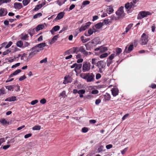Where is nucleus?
<instances>
[{
  "label": "nucleus",
  "instance_id": "7c9ffc66",
  "mask_svg": "<svg viewBox=\"0 0 156 156\" xmlns=\"http://www.w3.org/2000/svg\"><path fill=\"white\" fill-rule=\"evenodd\" d=\"M80 38L81 40L83 43H85L90 40V38H86L84 39V37L83 36L81 37Z\"/></svg>",
  "mask_w": 156,
  "mask_h": 156
},
{
  "label": "nucleus",
  "instance_id": "4468645a",
  "mask_svg": "<svg viewBox=\"0 0 156 156\" xmlns=\"http://www.w3.org/2000/svg\"><path fill=\"white\" fill-rule=\"evenodd\" d=\"M14 7L15 9H20L23 7V6L21 3L15 2L14 4Z\"/></svg>",
  "mask_w": 156,
  "mask_h": 156
},
{
  "label": "nucleus",
  "instance_id": "c85d7f7f",
  "mask_svg": "<svg viewBox=\"0 0 156 156\" xmlns=\"http://www.w3.org/2000/svg\"><path fill=\"white\" fill-rule=\"evenodd\" d=\"M43 6L42 4H40L38 5H37L35 8L34 9V11H38L39 9H41Z\"/></svg>",
  "mask_w": 156,
  "mask_h": 156
},
{
  "label": "nucleus",
  "instance_id": "a878e982",
  "mask_svg": "<svg viewBox=\"0 0 156 156\" xmlns=\"http://www.w3.org/2000/svg\"><path fill=\"white\" fill-rule=\"evenodd\" d=\"M103 26V23L101 22H100L96 24L95 25V27L97 29H99L101 28Z\"/></svg>",
  "mask_w": 156,
  "mask_h": 156
},
{
  "label": "nucleus",
  "instance_id": "de8ad7c7",
  "mask_svg": "<svg viewBox=\"0 0 156 156\" xmlns=\"http://www.w3.org/2000/svg\"><path fill=\"white\" fill-rule=\"evenodd\" d=\"M47 58H45L44 59L41 60L40 61V62L41 63H46L47 62Z\"/></svg>",
  "mask_w": 156,
  "mask_h": 156
},
{
  "label": "nucleus",
  "instance_id": "39448f33",
  "mask_svg": "<svg viewBox=\"0 0 156 156\" xmlns=\"http://www.w3.org/2000/svg\"><path fill=\"white\" fill-rule=\"evenodd\" d=\"M148 36L145 33L143 34L141 37V44L143 45L146 44L148 41Z\"/></svg>",
  "mask_w": 156,
  "mask_h": 156
},
{
  "label": "nucleus",
  "instance_id": "ea45409f",
  "mask_svg": "<svg viewBox=\"0 0 156 156\" xmlns=\"http://www.w3.org/2000/svg\"><path fill=\"white\" fill-rule=\"evenodd\" d=\"M67 1V0L64 1L62 2H60L59 0L57 1L56 2L57 3L59 6L62 5L63 4L65 3Z\"/></svg>",
  "mask_w": 156,
  "mask_h": 156
},
{
  "label": "nucleus",
  "instance_id": "69168bd1",
  "mask_svg": "<svg viewBox=\"0 0 156 156\" xmlns=\"http://www.w3.org/2000/svg\"><path fill=\"white\" fill-rule=\"evenodd\" d=\"M108 19H105L102 23H103V25H107V24L108 23Z\"/></svg>",
  "mask_w": 156,
  "mask_h": 156
},
{
  "label": "nucleus",
  "instance_id": "0eeeda50",
  "mask_svg": "<svg viewBox=\"0 0 156 156\" xmlns=\"http://www.w3.org/2000/svg\"><path fill=\"white\" fill-rule=\"evenodd\" d=\"M133 48V43H132L128 47V45L126 46L125 48L123 51L124 54H128L130 53Z\"/></svg>",
  "mask_w": 156,
  "mask_h": 156
},
{
  "label": "nucleus",
  "instance_id": "393cba45",
  "mask_svg": "<svg viewBox=\"0 0 156 156\" xmlns=\"http://www.w3.org/2000/svg\"><path fill=\"white\" fill-rule=\"evenodd\" d=\"M82 65L81 64H77L76 66V68H75L74 70L77 72L78 70H80L82 67Z\"/></svg>",
  "mask_w": 156,
  "mask_h": 156
},
{
  "label": "nucleus",
  "instance_id": "49530a36",
  "mask_svg": "<svg viewBox=\"0 0 156 156\" xmlns=\"http://www.w3.org/2000/svg\"><path fill=\"white\" fill-rule=\"evenodd\" d=\"M6 88L9 90L11 91L12 90L13 87L12 86H8L6 87Z\"/></svg>",
  "mask_w": 156,
  "mask_h": 156
},
{
  "label": "nucleus",
  "instance_id": "f3484780",
  "mask_svg": "<svg viewBox=\"0 0 156 156\" xmlns=\"http://www.w3.org/2000/svg\"><path fill=\"white\" fill-rule=\"evenodd\" d=\"M7 14L6 10L4 8L0 9V17L3 16H5Z\"/></svg>",
  "mask_w": 156,
  "mask_h": 156
},
{
  "label": "nucleus",
  "instance_id": "774afa93",
  "mask_svg": "<svg viewBox=\"0 0 156 156\" xmlns=\"http://www.w3.org/2000/svg\"><path fill=\"white\" fill-rule=\"evenodd\" d=\"M75 7V5L74 4H72L69 7V11L70 10H71L73 9Z\"/></svg>",
  "mask_w": 156,
  "mask_h": 156
},
{
  "label": "nucleus",
  "instance_id": "a211bd4d",
  "mask_svg": "<svg viewBox=\"0 0 156 156\" xmlns=\"http://www.w3.org/2000/svg\"><path fill=\"white\" fill-rule=\"evenodd\" d=\"M58 35H55L49 41V44H50L54 43L55 41L57 40Z\"/></svg>",
  "mask_w": 156,
  "mask_h": 156
},
{
  "label": "nucleus",
  "instance_id": "6ab92c4d",
  "mask_svg": "<svg viewBox=\"0 0 156 156\" xmlns=\"http://www.w3.org/2000/svg\"><path fill=\"white\" fill-rule=\"evenodd\" d=\"M16 100V97L15 96H12L9 97L5 100V101H14Z\"/></svg>",
  "mask_w": 156,
  "mask_h": 156
},
{
  "label": "nucleus",
  "instance_id": "bf43d9fd",
  "mask_svg": "<svg viewBox=\"0 0 156 156\" xmlns=\"http://www.w3.org/2000/svg\"><path fill=\"white\" fill-rule=\"evenodd\" d=\"M26 77L25 75H23L22 76H21L19 79V80L21 81L26 78Z\"/></svg>",
  "mask_w": 156,
  "mask_h": 156
},
{
  "label": "nucleus",
  "instance_id": "9b49d317",
  "mask_svg": "<svg viewBox=\"0 0 156 156\" xmlns=\"http://www.w3.org/2000/svg\"><path fill=\"white\" fill-rule=\"evenodd\" d=\"M112 95L114 97H115L119 94V90L118 88L114 87L111 90Z\"/></svg>",
  "mask_w": 156,
  "mask_h": 156
},
{
  "label": "nucleus",
  "instance_id": "dca6fc26",
  "mask_svg": "<svg viewBox=\"0 0 156 156\" xmlns=\"http://www.w3.org/2000/svg\"><path fill=\"white\" fill-rule=\"evenodd\" d=\"M91 42V41L89 42L86 44H85L84 45L86 47V49L88 50H90L93 46Z\"/></svg>",
  "mask_w": 156,
  "mask_h": 156
},
{
  "label": "nucleus",
  "instance_id": "680f3d73",
  "mask_svg": "<svg viewBox=\"0 0 156 156\" xmlns=\"http://www.w3.org/2000/svg\"><path fill=\"white\" fill-rule=\"evenodd\" d=\"M20 65V63H17L15 65H12L11 67V68H16V67L19 66Z\"/></svg>",
  "mask_w": 156,
  "mask_h": 156
},
{
  "label": "nucleus",
  "instance_id": "cd10ccee",
  "mask_svg": "<svg viewBox=\"0 0 156 156\" xmlns=\"http://www.w3.org/2000/svg\"><path fill=\"white\" fill-rule=\"evenodd\" d=\"M133 25V23H130L127 26L126 28L125 32L126 33L128 32L129 30L132 27Z\"/></svg>",
  "mask_w": 156,
  "mask_h": 156
},
{
  "label": "nucleus",
  "instance_id": "423d86ee",
  "mask_svg": "<svg viewBox=\"0 0 156 156\" xmlns=\"http://www.w3.org/2000/svg\"><path fill=\"white\" fill-rule=\"evenodd\" d=\"M90 69V62H86L84 63L82 66V71L83 72H88Z\"/></svg>",
  "mask_w": 156,
  "mask_h": 156
},
{
  "label": "nucleus",
  "instance_id": "e433bc0d",
  "mask_svg": "<svg viewBox=\"0 0 156 156\" xmlns=\"http://www.w3.org/2000/svg\"><path fill=\"white\" fill-rule=\"evenodd\" d=\"M90 3V2L89 1L86 0L83 2L82 3V6L84 7V6L88 5Z\"/></svg>",
  "mask_w": 156,
  "mask_h": 156
},
{
  "label": "nucleus",
  "instance_id": "37998d69",
  "mask_svg": "<svg viewBox=\"0 0 156 156\" xmlns=\"http://www.w3.org/2000/svg\"><path fill=\"white\" fill-rule=\"evenodd\" d=\"M104 147L102 145H101L98 149V153H100L103 151Z\"/></svg>",
  "mask_w": 156,
  "mask_h": 156
},
{
  "label": "nucleus",
  "instance_id": "a19ab883",
  "mask_svg": "<svg viewBox=\"0 0 156 156\" xmlns=\"http://www.w3.org/2000/svg\"><path fill=\"white\" fill-rule=\"evenodd\" d=\"M12 44V41H9L8 44L5 46V48H9Z\"/></svg>",
  "mask_w": 156,
  "mask_h": 156
},
{
  "label": "nucleus",
  "instance_id": "b1692460",
  "mask_svg": "<svg viewBox=\"0 0 156 156\" xmlns=\"http://www.w3.org/2000/svg\"><path fill=\"white\" fill-rule=\"evenodd\" d=\"M115 13L116 15L119 17H122L124 16V12L117 10L116 12Z\"/></svg>",
  "mask_w": 156,
  "mask_h": 156
},
{
  "label": "nucleus",
  "instance_id": "f03ea898",
  "mask_svg": "<svg viewBox=\"0 0 156 156\" xmlns=\"http://www.w3.org/2000/svg\"><path fill=\"white\" fill-rule=\"evenodd\" d=\"M105 65V63L103 61H100L96 63V66L99 69V72L102 73L103 72Z\"/></svg>",
  "mask_w": 156,
  "mask_h": 156
},
{
  "label": "nucleus",
  "instance_id": "5fc2aeb1",
  "mask_svg": "<svg viewBox=\"0 0 156 156\" xmlns=\"http://www.w3.org/2000/svg\"><path fill=\"white\" fill-rule=\"evenodd\" d=\"M38 102V101L37 100H33L31 101V104L32 105H34L37 103Z\"/></svg>",
  "mask_w": 156,
  "mask_h": 156
},
{
  "label": "nucleus",
  "instance_id": "7ed1b4c3",
  "mask_svg": "<svg viewBox=\"0 0 156 156\" xmlns=\"http://www.w3.org/2000/svg\"><path fill=\"white\" fill-rule=\"evenodd\" d=\"M28 51H30L28 56L29 58H31L39 52V50L38 49H36L34 47L31 48Z\"/></svg>",
  "mask_w": 156,
  "mask_h": 156
},
{
  "label": "nucleus",
  "instance_id": "ddd939ff",
  "mask_svg": "<svg viewBox=\"0 0 156 156\" xmlns=\"http://www.w3.org/2000/svg\"><path fill=\"white\" fill-rule=\"evenodd\" d=\"M91 41L92 44H94V45H95L98 44H100L101 43L100 39L98 37L94 38L91 40Z\"/></svg>",
  "mask_w": 156,
  "mask_h": 156
},
{
  "label": "nucleus",
  "instance_id": "052dcab7",
  "mask_svg": "<svg viewBox=\"0 0 156 156\" xmlns=\"http://www.w3.org/2000/svg\"><path fill=\"white\" fill-rule=\"evenodd\" d=\"M98 91L97 90H93L91 91V94H98Z\"/></svg>",
  "mask_w": 156,
  "mask_h": 156
},
{
  "label": "nucleus",
  "instance_id": "603ef678",
  "mask_svg": "<svg viewBox=\"0 0 156 156\" xmlns=\"http://www.w3.org/2000/svg\"><path fill=\"white\" fill-rule=\"evenodd\" d=\"M5 90L4 88L0 89V94H5Z\"/></svg>",
  "mask_w": 156,
  "mask_h": 156
},
{
  "label": "nucleus",
  "instance_id": "4d7b16f0",
  "mask_svg": "<svg viewBox=\"0 0 156 156\" xmlns=\"http://www.w3.org/2000/svg\"><path fill=\"white\" fill-rule=\"evenodd\" d=\"M20 59L21 60H24V57H25L26 55V54L24 53L22 54H20Z\"/></svg>",
  "mask_w": 156,
  "mask_h": 156
},
{
  "label": "nucleus",
  "instance_id": "8fccbe9b",
  "mask_svg": "<svg viewBox=\"0 0 156 156\" xmlns=\"http://www.w3.org/2000/svg\"><path fill=\"white\" fill-rule=\"evenodd\" d=\"M2 4L4 3H7L11 2V0H1Z\"/></svg>",
  "mask_w": 156,
  "mask_h": 156
},
{
  "label": "nucleus",
  "instance_id": "f8f14e48",
  "mask_svg": "<svg viewBox=\"0 0 156 156\" xmlns=\"http://www.w3.org/2000/svg\"><path fill=\"white\" fill-rule=\"evenodd\" d=\"M65 13L64 12H61L58 13L57 17L55 19L54 21H56L61 19L64 16Z\"/></svg>",
  "mask_w": 156,
  "mask_h": 156
},
{
  "label": "nucleus",
  "instance_id": "20e7f679",
  "mask_svg": "<svg viewBox=\"0 0 156 156\" xmlns=\"http://www.w3.org/2000/svg\"><path fill=\"white\" fill-rule=\"evenodd\" d=\"M151 14V13L149 12L141 11L140 12L137 18L138 19L140 20Z\"/></svg>",
  "mask_w": 156,
  "mask_h": 156
},
{
  "label": "nucleus",
  "instance_id": "f704fd0d",
  "mask_svg": "<svg viewBox=\"0 0 156 156\" xmlns=\"http://www.w3.org/2000/svg\"><path fill=\"white\" fill-rule=\"evenodd\" d=\"M42 14L41 12L35 14L33 16L34 19H36L41 16Z\"/></svg>",
  "mask_w": 156,
  "mask_h": 156
},
{
  "label": "nucleus",
  "instance_id": "c03bdc74",
  "mask_svg": "<svg viewBox=\"0 0 156 156\" xmlns=\"http://www.w3.org/2000/svg\"><path fill=\"white\" fill-rule=\"evenodd\" d=\"M11 51L10 49H8L6 51L3 52V55H6L8 54Z\"/></svg>",
  "mask_w": 156,
  "mask_h": 156
},
{
  "label": "nucleus",
  "instance_id": "6e6552de",
  "mask_svg": "<svg viewBox=\"0 0 156 156\" xmlns=\"http://www.w3.org/2000/svg\"><path fill=\"white\" fill-rule=\"evenodd\" d=\"M46 46V43L45 42H43L37 44L34 47L36 49H38L40 51L41 50H43V48Z\"/></svg>",
  "mask_w": 156,
  "mask_h": 156
},
{
  "label": "nucleus",
  "instance_id": "5701e85b",
  "mask_svg": "<svg viewBox=\"0 0 156 156\" xmlns=\"http://www.w3.org/2000/svg\"><path fill=\"white\" fill-rule=\"evenodd\" d=\"M106 10V11L108 12H107L109 14L112 13L114 11V9L111 6H109L108 7L107 9Z\"/></svg>",
  "mask_w": 156,
  "mask_h": 156
},
{
  "label": "nucleus",
  "instance_id": "79ce46f5",
  "mask_svg": "<svg viewBox=\"0 0 156 156\" xmlns=\"http://www.w3.org/2000/svg\"><path fill=\"white\" fill-rule=\"evenodd\" d=\"M21 71V70L20 69H18L15 71L13 73V74L15 76L17 75L19 73H20Z\"/></svg>",
  "mask_w": 156,
  "mask_h": 156
},
{
  "label": "nucleus",
  "instance_id": "4c0bfd02",
  "mask_svg": "<svg viewBox=\"0 0 156 156\" xmlns=\"http://www.w3.org/2000/svg\"><path fill=\"white\" fill-rule=\"evenodd\" d=\"M30 0H23V3L25 6L27 5L30 2Z\"/></svg>",
  "mask_w": 156,
  "mask_h": 156
},
{
  "label": "nucleus",
  "instance_id": "1a4fd4ad",
  "mask_svg": "<svg viewBox=\"0 0 156 156\" xmlns=\"http://www.w3.org/2000/svg\"><path fill=\"white\" fill-rule=\"evenodd\" d=\"M65 80L63 82L64 84H66L68 83H70L72 81V77L69 75L66 76L64 77Z\"/></svg>",
  "mask_w": 156,
  "mask_h": 156
},
{
  "label": "nucleus",
  "instance_id": "4be33fe9",
  "mask_svg": "<svg viewBox=\"0 0 156 156\" xmlns=\"http://www.w3.org/2000/svg\"><path fill=\"white\" fill-rule=\"evenodd\" d=\"M44 26L43 25H39L38 26H37V27H36L35 29H34V30H35L37 32L43 29L44 28Z\"/></svg>",
  "mask_w": 156,
  "mask_h": 156
},
{
  "label": "nucleus",
  "instance_id": "3c124183",
  "mask_svg": "<svg viewBox=\"0 0 156 156\" xmlns=\"http://www.w3.org/2000/svg\"><path fill=\"white\" fill-rule=\"evenodd\" d=\"M0 122L4 125L7 123V121L5 119H1L0 121Z\"/></svg>",
  "mask_w": 156,
  "mask_h": 156
},
{
  "label": "nucleus",
  "instance_id": "09e8293b",
  "mask_svg": "<svg viewBox=\"0 0 156 156\" xmlns=\"http://www.w3.org/2000/svg\"><path fill=\"white\" fill-rule=\"evenodd\" d=\"M82 132L86 133L88 131V129L87 127H84L82 129Z\"/></svg>",
  "mask_w": 156,
  "mask_h": 156
},
{
  "label": "nucleus",
  "instance_id": "e2e57ef3",
  "mask_svg": "<svg viewBox=\"0 0 156 156\" xmlns=\"http://www.w3.org/2000/svg\"><path fill=\"white\" fill-rule=\"evenodd\" d=\"M101 77V75L100 73H97L96 75V80H98Z\"/></svg>",
  "mask_w": 156,
  "mask_h": 156
},
{
  "label": "nucleus",
  "instance_id": "6e6d98bb",
  "mask_svg": "<svg viewBox=\"0 0 156 156\" xmlns=\"http://www.w3.org/2000/svg\"><path fill=\"white\" fill-rule=\"evenodd\" d=\"M97 60V59L95 58H93L91 60V63L92 64L94 65L96 64V61Z\"/></svg>",
  "mask_w": 156,
  "mask_h": 156
},
{
  "label": "nucleus",
  "instance_id": "0e129e2a",
  "mask_svg": "<svg viewBox=\"0 0 156 156\" xmlns=\"http://www.w3.org/2000/svg\"><path fill=\"white\" fill-rule=\"evenodd\" d=\"M10 146V145H4L3 147L2 148L4 150H6L8 149Z\"/></svg>",
  "mask_w": 156,
  "mask_h": 156
},
{
  "label": "nucleus",
  "instance_id": "9d476101",
  "mask_svg": "<svg viewBox=\"0 0 156 156\" xmlns=\"http://www.w3.org/2000/svg\"><path fill=\"white\" fill-rule=\"evenodd\" d=\"M90 24L91 23L90 22H88L86 23L84 26H82L79 29L80 32H81L87 29L89 27Z\"/></svg>",
  "mask_w": 156,
  "mask_h": 156
},
{
  "label": "nucleus",
  "instance_id": "f257e3e1",
  "mask_svg": "<svg viewBox=\"0 0 156 156\" xmlns=\"http://www.w3.org/2000/svg\"><path fill=\"white\" fill-rule=\"evenodd\" d=\"M80 76L87 82H91L94 80L95 76L92 73H82L80 74Z\"/></svg>",
  "mask_w": 156,
  "mask_h": 156
},
{
  "label": "nucleus",
  "instance_id": "338daca9",
  "mask_svg": "<svg viewBox=\"0 0 156 156\" xmlns=\"http://www.w3.org/2000/svg\"><path fill=\"white\" fill-rule=\"evenodd\" d=\"M46 102V101L45 99L43 98L41 99L40 101L41 103L44 104Z\"/></svg>",
  "mask_w": 156,
  "mask_h": 156
},
{
  "label": "nucleus",
  "instance_id": "c756f323",
  "mask_svg": "<svg viewBox=\"0 0 156 156\" xmlns=\"http://www.w3.org/2000/svg\"><path fill=\"white\" fill-rule=\"evenodd\" d=\"M41 126L39 125H36L32 127V129L33 130H39L41 129Z\"/></svg>",
  "mask_w": 156,
  "mask_h": 156
},
{
  "label": "nucleus",
  "instance_id": "bb28decb",
  "mask_svg": "<svg viewBox=\"0 0 156 156\" xmlns=\"http://www.w3.org/2000/svg\"><path fill=\"white\" fill-rule=\"evenodd\" d=\"M16 45L19 48H22L23 46V42L21 41H18L16 43Z\"/></svg>",
  "mask_w": 156,
  "mask_h": 156
},
{
  "label": "nucleus",
  "instance_id": "473e14b6",
  "mask_svg": "<svg viewBox=\"0 0 156 156\" xmlns=\"http://www.w3.org/2000/svg\"><path fill=\"white\" fill-rule=\"evenodd\" d=\"M116 55H119L122 51V50L121 48H117L116 49Z\"/></svg>",
  "mask_w": 156,
  "mask_h": 156
},
{
  "label": "nucleus",
  "instance_id": "72a5a7b5",
  "mask_svg": "<svg viewBox=\"0 0 156 156\" xmlns=\"http://www.w3.org/2000/svg\"><path fill=\"white\" fill-rule=\"evenodd\" d=\"M108 55V54L107 53H105L100 55L99 57L101 58H102L107 57Z\"/></svg>",
  "mask_w": 156,
  "mask_h": 156
},
{
  "label": "nucleus",
  "instance_id": "a18cd8bd",
  "mask_svg": "<svg viewBox=\"0 0 156 156\" xmlns=\"http://www.w3.org/2000/svg\"><path fill=\"white\" fill-rule=\"evenodd\" d=\"M85 92V90L84 89L80 90H78V94H83Z\"/></svg>",
  "mask_w": 156,
  "mask_h": 156
},
{
  "label": "nucleus",
  "instance_id": "58836bf2",
  "mask_svg": "<svg viewBox=\"0 0 156 156\" xmlns=\"http://www.w3.org/2000/svg\"><path fill=\"white\" fill-rule=\"evenodd\" d=\"M94 30H95V29L94 28H93L92 29H90L88 30V32L89 36L93 34L94 32Z\"/></svg>",
  "mask_w": 156,
  "mask_h": 156
},
{
  "label": "nucleus",
  "instance_id": "864d4df0",
  "mask_svg": "<svg viewBox=\"0 0 156 156\" xmlns=\"http://www.w3.org/2000/svg\"><path fill=\"white\" fill-rule=\"evenodd\" d=\"M15 61L14 58L13 57H10L8 59V62H12Z\"/></svg>",
  "mask_w": 156,
  "mask_h": 156
},
{
  "label": "nucleus",
  "instance_id": "412c9836",
  "mask_svg": "<svg viewBox=\"0 0 156 156\" xmlns=\"http://www.w3.org/2000/svg\"><path fill=\"white\" fill-rule=\"evenodd\" d=\"M78 48L77 47H73L70 49V51L71 53H77L78 51Z\"/></svg>",
  "mask_w": 156,
  "mask_h": 156
},
{
  "label": "nucleus",
  "instance_id": "2f4dec72",
  "mask_svg": "<svg viewBox=\"0 0 156 156\" xmlns=\"http://www.w3.org/2000/svg\"><path fill=\"white\" fill-rule=\"evenodd\" d=\"M100 52L101 53L104 52L108 50V49L106 47H100Z\"/></svg>",
  "mask_w": 156,
  "mask_h": 156
},
{
  "label": "nucleus",
  "instance_id": "2eb2a0df",
  "mask_svg": "<svg viewBox=\"0 0 156 156\" xmlns=\"http://www.w3.org/2000/svg\"><path fill=\"white\" fill-rule=\"evenodd\" d=\"M60 27L58 26H54L52 29L50 30L51 34L54 35V32L59 30L60 29Z\"/></svg>",
  "mask_w": 156,
  "mask_h": 156
},
{
  "label": "nucleus",
  "instance_id": "13d9d810",
  "mask_svg": "<svg viewBox=\"0 0 156 156\" xmlns=\"http://www.w3.org/2000/svg\"><path fill=\"white\" fill-rule=\"evenodd\" d=\"M115 56V54H112L109 56L108 59L111 60L113 59Z\"/></svg>",
  "mask_w": 156,
  "mask_h": 156
},
{
  "label": "nucleus",
  "instance_id": "aec40b11",
  "mask_svg": "<svg viewBox=\"0 0 156 156\" xmlns=\"http://www.w3.org/2000/svg\"><path fill=\"white\" fill-rule=\"evenodd\" d=\"M131 6L130 4V3L128 2L125 4V7L127 11H129L130 10L132 11Z\"/></svg>",
  "mask_w": 156,
  "mask_h": 156
},
{
  "label": "nucleus",
  "instance_id": "c9c22d12",
  "mask_svg": "<svg viewBox=\"0 0 156 156\" xmlns=\"http://www.w3.org/2000/svg\"><path fill=\"white\" fill-rule=\"evenodd\" d=\"M28 36L27 34H25L21 37V39L23 40H28Z\"/></svg>",
  "mask_w": 156,
  "mask_h": 156
}]
</instances>
